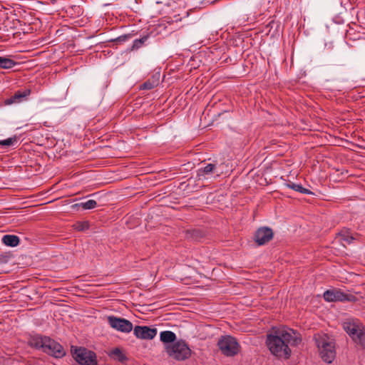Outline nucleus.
Wrapping results in <instances>:
<instances>
[{
    "instance_id": "1",
    "label": "nucleus",
    "mask_w": 365,
    "mask_h": 365,
    "mask_svg": "<svg viewBox=\"0 0 365 365\" xmlns=\"http://www.w3.org/2000/svg\"><path fill=\"white\" fill-rule=\"evenodd\" d=\"M299 334L286 327L274 329L267 336L266 343L270 352L279 358L288 359L291 356L289 345L297 346L301 342Z\"/></svg>"
},
{
    "instance_id": "2",
    "label": "nucleus",
    "mask_w": 365,
    "mask_h": 365,
    "mask_svg": "<svg viewBox=\"0 0 365 365\" xmlns=\"http://www.w3.org/2000/svg\"><path fill=\"white\" fill-rule=\"evenodd\" d=\"M31 346L42 350L55 358H61L66 354L63 347L56 341L47 336H37L31 339Z\"/></svg>"
},
{
    "instance_id": "3",
    "label": "nucleus",
    "mask_w": 365,
    "mask_h": 365,
    "mask_svg": "<svg viewBox=\"0 0 365 365\" xmlns=\"http://www.w3.org/2000/svg\"><path fill=\"white\" fill-rule=\"evenodd\" d=\"M314 340L322 359L331 363L336 356L334 339L327 334H317L314 336Z\"/></svg>"
},
{
    "instance_id": "4",
    "label": "nucleus",
    "mask_w": 365,
    "mask_h": 365,
    "mask_svg": "<svg viewBox=\"0 0 365 365\" xmlns=\"http://www.w3.org/2000/svg\"><path fill=\"white\" fill-rule=\"evenodd\" d=\"M165 349L168 355L178 361H183L191 356L192 351L183 340L177 341L171 344H165Z\"/></svg>"
},
{
    "instance_id": "5",
    "label": "nucleus",
    "mask_w": 365,
    "mask_h": 365,
    "mask_svg": "<svg viewBox=\"0 0 365 365\" xmlns=\"http://www.w3.org/2000/svg\"><path fill=\"white\" fill-rule=\"evenodd\" d=\"M343 327L355 343L365 347V327L359 321H346Z\"/></svg>"
},
{
    "instance_id": "6",
    "label": "nucleus",
    "mask_w": 365,
    "mask_h": 365,
    "mask_svg": "<svg viewBox=\"0 0 365 365\" xmlns=\"http://www.w3.org/2000/svg\"><path fill=\"white\" fill-rule=\"evenodd\" d=\"M71 352L75 360L81 365H97L96 354L86 348L71 347Z\"/></svg>"
},
{
    "instance_id": "7",
    "label": "nucleus",
    "mask_w": 365,
    "mask_h": 365,
    "mask_svg": "<svg viewBox=\"0 0 365 365\" xmlns=\"http://www.w3.org/2000/svg\"><path fill=\"white\" fill-rule=\"evenodd\" d=\"M217 345L221 352L227 356L236 355L240 347L236 339L231 336H222L219 339Z\"/></svg>"
},
{
    "instance_id": "8",
    "label": "nucleus",
    "mask_w": 365,
    "mask_h": 365,
    "mask_svg": "<svg viewBox=\"0 0 365 365\" xmlns=\"http://www.w3.org/2000/svg\"><path fill=\"white\" fill-rule=\"evenodd\" d=\"M107 320L113 329L120 332L129 333L133 328L132 322L124 318L108 316Z\"/></svg>"
},
{
    "instance_id": "9",
    "label": "nucleus",
    "mask_w": 365,
    "mask_h": 365,
    "mask_svg": "<svg viewBox=\"0 0 365 365\" xmlns=\"http://www.w3.org/2000/svg\"><path fill=\"white\" fill-rule=\"evenodd\" d=\"M324 298L327 302L352 301L355 297L351 294H346L340 289H333L324 293Z\"/></svg>"
},
{
    "instance_id": "10",
    "label": "nucleus",
    "mask_w": 365,
    "mask_h": 365,
    "mask_svg": "<svg viewBox=\"0 0 365 365\" xmlns=\"http://www.w3.org/2000/svg\"><path fill=\"white\" fill-rule=\"evenodd\" d=\"M133 333L137 338L153 339L157 334V329L146 326H136L134 328Z\"/></svg>"
},
{
    "instance_id": "11",
    "label": "nucleus",
    "mask_w": 365,
    "mask_h": 365,
    "mask_svg": "<svg viewBox=\"0 0 365 365\" xmlns=\"http://www.w3.org/2000/svg\"><path fill=\"white\" fill-rule=\"evenodd\" d=\"M273 237V232L270 228L261 227L255 233V239L258 245H262L268 242Z\"/></svg>"
},
{
    "instance_id": "12",
    "label": "nucleus",
    "mask_w": 365,
    "mask_h": 365,
    "mask_svg": "<svg viewBox=\"0 0 365 365\" xmlns=\"http://www.w3.org/2000/svg\"><path fill=\"white\" fill-rule=\"evenodd\" d=\"M337 239L345 247L346 245H350L355 240V237L349 230H342L339 233Z\"/></svg>"
},
{
    "instance_id": "13",
    "label": "nucleus",
    "mask_w": 365,
    "mask_h": 365,
    "mask_svg": "<svg viewBox=\"0 0 365 365\" xmlns=\"http://www.w3.org/2000/svg\"><path fill=\"white\" fill-rule=\"evenodd\" d=\"M160 339L163 343L170 344L175 342L176 335L171 331H163L160 333Z\"/></svg>"
},
{
    "instance_id": "14",
    "label": "nucleus",
    "mask_w": 365,
    "mask_h": 365,
    "mask_svg": "<svg viewBox=\"0 0 365 365\" xmlns=\"http://www.w3.org/2000/svg\"><path fill=\"white\" fill-rule=\"evenodd\" d=\"M97 202L94 200H89L84 202L76 203L71 205V208L74 210H78L79 207H82L83 210H91L96 207Z\"/></svg>"
},
{
    "instance_id": "15",
    "label": "nucleus",
    "mask_w": 365,
    "mask_h": 365,
    "mask_svg": "<svg viewBox=\"0 0 365 365\" xmlns=\"http://www.w3.org/2000/svg\"><path fill=\"white\" fill-rule=\"evenodd\" d=\"M19 238L16 235H6L2 238V242L9 247H16L19 244Z\"/></svg>"
},
{
    "instance_id": "16",
    "label": "nucleus",
    "mask_w": 365,
    "mask_h": 365,
    "mask_svg": "<svg viewBox=\"0 0 365 365\" xmlns=\"http://www.w3.org/2000/svg\"><path fill=\"white\" fill-rule=\"evenodd\" d=\"M29 91H26L24 93L17 91L10 98L6 101V104H12L14 103H19L21 100L29 94Z\"/></svg>"
},
{
    "instance_id": "17",
    "label": "nucleus",
    "mask_w": 365,
    "mask_h": 365,
    "mask_svg": "<svg viewBox=\"0 0 365 365\" xmlns=\"http://www.w3.org/2000/svg\"><path fill=\"white\" fill-rule=\"evenodd\" d=\"M16 63L11 58L0 56V67L4 69L13 68Z\"/></svg>"
},
{
    "instance_id": "18",
    "label": "nucleus",
    "mask_w": 365,
    "mask_h": 365,
    "mask_svg": "<svg viewBox=\"0 0 365 365\" xmlns=\"http://www.w3.org/2000/svg\"><path fill=\"white\" fill-rule=\"evenodd\" d=\"M287 186L289 188L303 194H312L309 190L303 187L301 185L299 184L290 183L287 184Z\"/></svg>"
},
{
    "instance_id": "19",
    "label": "nucleus",
    "mask_w": 365,
    "mask_h": 365,
    "mask_svg": "<svg viewBox=\"0 0 365 365\" xmlns=\"http://www.w3.org/2000/svg\"><path fill=\"white\" fill-rule=\"evenodd\" d=\"M215 168V165L214 164L210 163L207 164L205 167L203 168L199 169L198 170V175L199 176H204L207 174H210L212 173Z\"/></svg>"
},
{
    "instance_id": "20",
    "label": "nucleus",
    "mask_w": 365,
    "mask_h": 365,
    "mask_svg": "<svg viewBox=\"0 0 365 365\" xmlns=\"http://www.w3.org/2000/svg\"><path fill=\"white\" fill-rule=\"evenodd\" d=\"M111 354L116 357L120 361H123L125 359V355L123 354V352L121 351V350L120 349H114L112 351H111Z\"/></svg>"
},
{
    "instance_id": "21",
    "label": "nucleus",
    "mask_w": 365,
    "mask_h": 365,
    "mask_svg": "<svg viewBox=\"0 0 365 365\" xmlns=\"http://www.w3.org/2000/svg\"><path fill=\"white\" fill-rule=\"evenodd\" d=\"M73 227L78 231L86 230L88 228V223L87 222H77L73 225Z\"/></svg>"
},
{
    "instance_id": "22",
    "label": "nucleus",
    "mask_w": 365,
    "mask_h": 365,
    "mask_svg": "<svg viewBox=\"0 0 365 365\" xmlns=\"http://www.w3.org/2000/svg\"><path fill=\"white\" fill-rule=\"evenodd\" d=\"M16 141H17V139L16 137L9 138L6 140H0V145L4 146V147H9V146L12 145Z\"/></svg>"
},
{
    "instance_id": "23",
    "label": "nucleus",
    "mask_w": 365,
    "mask_h": 365,
    "mask_svg": "<svg viewBox=\"0 0 365 365\" xmlns=\"http://www.w3.org/2000/svg\"><path fill=\"white\" fill-rule=\"evenodd\" d=\"M147 36H144L139 39H135L133 42V47L134 48H139L142 46V44H143L147 41Z\"/></svg>"
},
{
    "instance_id": "24",
    "label": "nucleus",
    "mask_w": 365,
    "mask_h": 365,
    "mask_svg": "<svg viewBox=\"0 0 365 365\" xmlns=\"http://www.w3.org/2000/svg\"><path fill=\"white\" fill-rule=\"evenodd\" d=\"M156 85H157L156 83L150 82V81H148L145 82L140 87L143 89L150 90V89L153 88Z\"/></svg>"
}]
</instances>
